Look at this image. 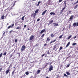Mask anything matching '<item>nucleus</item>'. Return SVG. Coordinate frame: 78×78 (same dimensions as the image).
<instances>
[{
	"label": "nucleus",
	"mask_w": 78,
	"mask_h": 78,
	"mask_svg": "<svg viewBox=\"0 0 78 78\" xmlns=\"http://www.w3.org/2000/svg\"><path fill=\"white\" fill-rule=\"evenodd\" d=\"M37 14L35 13H33L31 15V17H33L34 18H35Z\"/></svg>",
	"instance_id": "f257e3e1"
},
{
	"label": "nucleus",
	"mask_w": 78,
	"mask_h": 78,
	"mask_svg": "<svg viewBox=\"0 0 78 78\" xmlns=\"http://www.w3.org/2000/svg\"><path fill=\"white\" fill-rule=\"evenodd\" d=\"M53 66H52V65H51L50 66V67L49 68V71L50 72H51V70H53Z\"/></svg>",
	"instance_id": "f03ea898"
},
{
	"label": "nucleus",
	"mask_w": 78,
	"mask_h": 78,
	"mask_svg": "<svg viewBox=\"0 0 78 78\" xmlns=\"http://www.w3.org/2000/svg\"><path fill=\"white\" fill-rule=\"evenodd\" d=\"M25 48H26V47H25V45H23L21 48V51H23L25 50Z\"/></svg>",
	"instance_id": "7ed1b4c3"
},
{
	"label": "nucleus",
	"mask_w": 78,
	"mask_h": 78,
	"mask_svg": "<svg viewBox=\"0 0 78 78\" xmlns=\"http://www.w3.org/2000/svg\"><path fill=\"white\" fill-rule=\"evenodd\" d=\"M76 25L77 27L78 26V23H73V26L74 27H76Z\"/></svg>",
	"instance_id": "20e7f679"
},
{
	"label": "nucleus",
	"mask_w": 78,
	"mask_h": 78,
	"mask_svg": "<svg viewBox=\"0 0 78 78\" xmlns=\"http://www.w3.org/2000/svg\"><path fill=\"white\" fill-rule=\"evenodd\" d=\"M34 35H31L30 38V41H32L33 39L34 38Z\"/></svg>",
	"instance_id": "39448f33"
},
{
	"label": "nucleus",
	"mask_w": 78,
	"mask_h": 78,
	"mask_svg": "<svg viewBox=\"0 0 78 78\" xmlns=\"http://www.w3.org/2000/svg\"><path fill=\"white\" fill-rule=\"evenodd\" d=\"M14 24L13 23L12 26H9L8 27V29H9V28H10L11 27V28H12V27H14Z\"/></svg>",
	"instance_id": "423d86ee"
},
{
	"label": "nucleus",
	"mask_w": 78,
	"mask_h": 78,
	"mask_svg": "<svg viewBox=\"0 0 78 78\" xmlns=\"http://www.w3.org/2000/svg\"><path fill=\"white\" fill-rule=\"evenodd\" d=\"M45 30H46L45 29L42 30L40 32V34H42L44 32H45Z\"/></svg>",
	"instance_id": "0eeeda50"
},
{
	"label": "nucleus",
	"mask_w": 78,
	"mask_h": 78,
	"mask_svg": "<svg viewBox=\"0 0 78 78\" xmlns=\"http://www.w3.org/2000/svg\"><path fill=\"white\" fill-rule=\"evenodd\" d=\"M47 10H44V11L42 14V15H44V14H45V13L46 12H47Z\"/></svg>",
	"instance_id": "6e6552de"
},
{
	"label": "nucleus",
	"mask_w": 78,
	"mask_h": 78,
	"mask_svg": "<svg viewBox=\"0 0 78 78\" xmlns=\"http://www.w3.org/2000/svg\"><path fill=\"white\" fill-rule=\"evenodd\" d=\"M53 22V20L51 21L48 24V26H49L50 24H51Z\"/></svg>",
	"instance_id": "1a4fd4ad"
},
{
	"label": "nucleus",
	"mask_w": 78,
	"mask_h": 78,
	"mask_svg": "<svg viewBox=\"0 0 78 78\" xmlns=\"http://www.w3.org/2000/svg\"><path fill=\"white\" fill-rule=\"evenodd\" d=\"M56 40L55 39V40H54L53 41H51L50 43V44H51V43H54V42H56Z\"/></svg>",
	"instance_id": "9d476101"
},
{
	"label": "nucleus",
	"mask_w": 78,
	"mask_h": 78,
	"mask_svg": "<svg viewBox=\"0 0 78 78\" xmlns=\"http://www.w3.org/2000/svg\"><path fill=\"white\" fill-rule=\"evenodd\" d=\"M9 69L6 71L5 73L6 75H7V74L9 73Z\"/></svg>",
	"instance_id": "9b49d317"
},
{
	"label": "nucleus",
	"mask_w": 78,
	"mask_h": 78,
	"mask_svg": "<svg viewBox=\"0 0 78 78\" xmlns=\"http://www.w3.org/2000/svg\"><path fill=\"white\" fill-rule=\"evenodd\" d=\"M50 41V39H49V37H48L47 40L46 41V42H48Z\"/></svg>",
	"instance_id": "f8f14e48"
},
{
	"label": "nucleus",
	"mask_w": 78,
	"mask_h": 78,
	"mask_svg": "<svg viewBox=\"0 0 78 78\" xmlns=\"http://www.w3.org/2000/svg\"><path fill=\"white\" fill-rule=\"evenodd\" d=\"M38 12H39V9H37L35 12V13L37 14Z\"/></svg>",
	"instance_id": "ddd939ff"
},
{
	"label": "nucleus",
	"mask_w": 78,
	"mask_h": 78,
	"mask_svg": "<svg viewBox=\"0 0 78 78\" xmlns=\"http://www.w3.org/2000/svg\"><path fill=\"white\" fill-rule=\"evenodd\" d=\"M42 3V2L41 1L38 2V4L37 5V6H39V4H40V3Z\"/></svg>",
	"instance_id": "4468645a"
},
{
	"label": "nucleus",
	"mask_w": 78,
	"mask_h": 78,
	"mask_svg": "<svg viewBox=\"0 0 78 78\" xmlns=\"http://www.w3.org/2000/svg\"><path fill=\"white\" fill-rule=\"evenodd\" d=\"M70 45V42H69L67 44L66 46V48H67Z\"/></svg>",
	"instance_id": "2eb2a0df"
},
{
	"label": "nucleus",
	"mask_w": 78,
	"mask_h": 78,
	"mask_svg": "<svg viewBox=\"0 0 78 78\" xmlns=\"http://www.w3.org/2000/svg\"><path fill=\"white\" fill-rule=\"evenodd\" d=\"M66 74H67V75H70V73L67 71L66 72Z\"/></svg>",
	"instance_id": "dca6fc26"
},
{
	"label": "nucleus",
	"mask_w": 78,
	"mask_h": 78,
	"mask_svg": "<svg viewBox=\"0 0 78 78\" xmlns=\"http://www.w3.org/2000/svg\"><path fill=\"white\" fill-rule=\"evenodd\" d=\"M50 14L51 15H53H53H55V13L54 12H51L50 13Z\"/></svg>",
	"instance_id": "f3484780"
},
{
	"label": "nucleus",
	"mask_w": 78,
	"mask_h": 78,
	"mask_svg": "<svg viewBox=\"0 0 78 78\" xmlns=\"http://www.w3.org/2000/svg\"><path fill=\"white\" fill-rule=\"evenodd\" d=\"M1 19H2V20H3V19H4V18H5V16L4 15H2L1 17Z\"/></svg>",
	"instance_id": "a211bd4d"
},
{
	"label": "nucleus",
	"mask_w": 78,
	"mask_h": 78,
	"mask_svg": "<svg viewBox=\"0 0 78 78\" xmlns=\"http://www.w3.org/2000/svg\"><path fill=\"white\" fill-rule=\"evenodd\" d=\"M15 5H16V4H15V2H14L13 5L12 6L11 8H12L13 7H14V6Z\"/></svg>",
	"instance_id": "6ab92c4d"
},
{
	"label": "nucleus",
	"mask_w": 78,
	"mask_h": 78,
	"mask_svg": "<svg viewBox=\"0 0 78 78\" xmlns=\"http://www.w3.org/2000/svg\"><path fill=\"white\" fill-rule=\"evenodd\" d=\"M78 5H76V6H75L74 8V9H76L77 7H78Z\"/></svg>",
	"instance_id": "aec40b11"
},
{
	"label": "nucleus",
	"mask_w": 78,
	"mask_h": 78,
	"mask_svg": "<svg viewBox=\"0 0 78 78\" xmlns=\"http://www.w3.org/2000/svg\"><path fill=\"white\" fill-rule=\"evenodd\" d=\"M44 36H45V34H43L41 36V37L42 38H43Z\"/></svg>",
	"instance_id": "412c9836"
},
{
	"label": "nucleus",
	"mask_w": 78,
	"mask_h": 78,
	"mask_svg": "<svg viewBox=\"0 0 78 78\" xmlns=\"http://www.w3.org/2000/svg\"><path fill=\"white\" fill-rule=\"evenodd\" d=\"M50 35L51 36V37H54V36H55V35H53V34H51Z\"/></svg>",
	"instance_id": "4be33fe9"
},
{
	"label": "nucleus",
	"mask_w": 78,
	"mask_h": 78,
	"mask_svg": "<svg viewBox=\"0 0 78 78\" xmlns=\"http://www.w3.org/2000/svg\"><path fill=\"white\" fill-rule=\"evenodd\" d=\"M16 30H20V29H21V27H17L16 28Z\"/></svg>",
	"instance_id": "5701e85b"
},
{
	"label": "nucleus",
	"mask_w": 78,
	"mask_h": 78,
	"mask_svg": "<svg viewBox=\"0 0 78 78\" xmlns=\"http://www.w3.org/2000/svg\"><path fill=\"white\" fill-rule=\"evenodd\" d=\"M25 74L27 75H29V72H26L25 73Z\"/></svg>",
	"instance_id": "b1692460"
},
{
	"label": "nucleus",
	"mask_w": 78,
	"mask_h": 78,
	"mask_svg": "<svg viewBox=\"0 0 78 78\" xmlns=\"http://www.w3.org/2000/svg\"><path fill=\"white\" fill-rule=\"evenodd\" d=\"M73 16L72 15L71 16V17H70V20H72V19H73Z\"/></svg>",
	"instance_id": "393cba45"
},
{
	"label": "nucleus",
	"mask_w": 78,
	"mask_h": 78,
	"mask_svg": "<svg viewBox=\"0 0 78 78\" xmlns=\"http://www.w3.org/2000/svg\"><path fill=\"white\" fill-rule=\"evenodd\" d=\"M41 72V70H38L37 71V74H38V73H39Z\"/></svg>",
	"instance_id": "a878e982"
},
{
	"label": "nucleus",
	"mask_w": 78,
	"mask_h": 78,
	"mask_svg": "<svg viewBox=\"0 0 78 78\" xmlns=\"http://www.w3.org/2000/svg\"><path fill=\"white\" fill-rule=\"evenodd\" d=\"M24 17H25V16H24L22 18H21L22 20H24Z\"/></svg>",
	"instance_id": "bb28decb"
},
{
	"label": "nucleus",
	"mask_w": 78,
	"mask_h": 78,
	"mask_svg": "<svg viewBox=\"0 0 78 78\" xmlns=\"http://www.w3.org/2000/svg\"><path fill=\"white\" fill-rule=\"evenodd\" d=\"M72 37V35H70V36H69V37L67 38V39H70V38H71V37Z\"/></svg>",
	"instance_id": "cd10ccee"
},
{
	"label": "nucleus",
	"mask_w": 78,
	"mask_h": 78,
	"mask_svg": "<svg viewBox=\"0 0 78 78\" xmlns=\"http://www.w3.org/2000/svg\"><path fill=\"white\" fill-rule=\"evenodd\" d=\"M15 72H14V71H12V76H13V75H14V73Z\"/></svg>",
	"instance_id": "c85d7f7f"
},
{
	"label": "nucleus",
	"mask_w": 78,
	"mask_h": 78,
	"mask_svg": "<svg viewBox=\"0 0 78 78\" xmlns=\"http://www.w3.org/2000/svg\"><path fill=\"white\" fill-rule=\"evenodd\" d=\"M63 36V35H61L59 37V39H61V38H62V37Z\"/></svg>",
	"instance_id": "c756f323"
},
{
	"label": "nucleus",
	"mask_w": 78,
	"mask_h": 78,
	"mask_svg": "<svg viewBox=\"0 0 78 78\" xmlns=\"http://www.w3.org/2000/svg\"><path fill=\"white\" fill-rule=\"evenodd\" d=\"M64 76H66V77L68 76L66 75V74H64Z\"/></svg>",
	"instance_id": "7c9ffc66"
},
{
	"label": "nucleus",
	"mask_w": 78,
	"mask_h": 78,
	"mask_svg": "<svg viewBox=\"0 0 78 78\" xmlns=\"http://www.w3.org/2000/svg\"><path fill=\"white\" fill-rule=\"evenodd\" d=\"M13 55H12V54H11V55L9 57V58H12V57Z\"/></svg>",
	"instance_id": "2f4dec72"
},
{
	"label": "nucleus",
	"mask_w": 78,
	"mask_h": 78,
	"mask_svg": "<svg viewBox=\"0 0 78 78\" xmlns=\"http://www.w3.org/2000/svg\"><path fill=\"white\" fill-rule=\"evenodd\" d=\"M2 55H3V53H1L0 54V58H1L2 56Z\"/></svg>",
	"instance_id": "473e14b6"
},
{
	"label": "nucleus",
	"mask_w": 78,
	"mask_h": 78,
	"mask_svg": "<svg viewBox=\"0 0 78 78\" xmlns=\"http://www.w3.org/2000/svg\"><path fill=\"white\" fill-rule=\"evenodd\" d=\"M76 45V43H73L72 44L73 45Z\"/></svg>",
	"instance_id": "72a5a7b5"
},
{
	"label": "nucleus",
	"mask_w": 78,
	"mask_h": 78,
	"mask_svg": "<svg viewBox=\"0 0 78 78\" xmlns=\"http://www.w3.org/2000/svg\"><path fill=\"white\" fill-rule=\"evenodd\" d=\"M78 3V0L76 1V3H75L74 4V5H76V4L77 3Z\"/></svg>",
	"instance_id": "f704fd0d"
},
{
	"label": "nucleus",
	"mask_w": 78,
	"mask_h": 78,
	"mask_svg": "<svg viewBox=\"0 0 78 78\" xmlns=\"http://www.w3.org/2000/svg\"><path fill=\"white\" fill-rule=\"evenodd\" d=\"M62 47H60V48H59V50H62Z\"/></svg>",
	"instance_id": "c9c22d12"
},
{
	"label": "nucleus",
	"mask_w": 78,
	"mask_h": 78,
	"mask_svg": "<svg viewBox=\"0 0 78 78\" xmlns=\"http://www.w3.org/2000/svg\"><path fill=\"white\" fill-rule=\"evenodd\" d=\"M55 27H56L57 26H58V24H56L54 25Z\"/></svg>",
	"instance_id": "e433bc0d"
},
{
	"label": "nucleus",
	"mask_w": 78,
	"mask_h": 78,
	"mask_svg": "<svg viewBox=\"0 0 78 78\" xmlns=\"http://www.w3.org/2000/svg\"><path fill=\"white\" fill-rule=\"evenodd\" d=\"M64 4H65V6H66V4H67V3H66V2H65L64 3Z\"/></svg>",
	"instance_id": "4c0bfd02"
},
{
	"label": "nucleus",
	"mask_w": 78,
	"mask_h": 78,
	"mask_svg": "<svg viewBox=\"0 0 78 78\" xmlns=\"http://www.w3.org/2000/svg\"><path fill=\"white\" fill-rule=\"evenodd\" d=\"M2 69H3V68H0V72H1L2 70Z\"/></svg>",
	"instance_id": "58836bf2"
},
{
	"label": "nucleus",
	"mask_w": 78,
	"mask_h": 78,
	"mask_svg": "<svg viewBox=\"0 0 78 78\" xmlns=\"http://www.w3.org/2000/svg\"><path fill=\"white\" fill-rule=\"evenodd\" d=\"M45 54H44L41 55V56H42V57H43L44 56H45Z\"/></svg>",
	"instance_id": "ea45409f"
},
{
	"label": "nucleus",
	"mask_w": 78,
	"mask_h": 78,
	"mask_svg": "<svg viewBox=\"0 0 78 78\" xmlns=\"http://www.w3.org/2000/svg\"><path fill=\"white\" fill-rule=\"evenodd\" d=\"M37 22H39V21H40V19L38 18L37 20Z\"/></svg>",
	"instance_id": "a19ab883"
},
{
	"label": "nucleus",
	"mask_w": 78,
	"mask_h": 78,
	"mask_svg": "<svg viewBox=\"0 0 78 78\" xmlns=\"http://www.w3.org/2000/svg\"><path fill=\"white\" fill-rule=\"evenodd\" d=\"M3 55H6V52H4Z\"/></svg>",
	"instance_id": "79ce46f5"
},
{
	"label": "nucleus",
	"mask_w": 78,
	"mask_h": 78,
	"mask_svg": "<svg viewBox=\"0 0 78 78\" xmlns=\"http://www.w3.org/2000/svg\"><path fill=\"white\" fill-rule=\"evenodd\" d=\"M15 42H17V39H16L15 40Z\"/></svg>",
	"instance_id": "37998d69"
},
{
	"label": "nucleus",
	"mask_w": 78,
	"mask_h": 78,
	"mask_svg": "<svg viewBox=\"0 0 78 78\" xmlns=\"http://www.w3.org/2000/svg\"><path fill=\"white\" fill-rule=\"evenodd\" d=\"M48 66V63H46L45 66L46 67V66Z\"/></svg>",
	"instance_id": "c03bdc74"
},
{
	"label": "nucleus",
	"mask_w": 78,
	"mask_h": 78,
	"mask_svg": "<svg viewBox=\"0 0 78 78\" xmlns=\"http://www.w3.org/2000/svg\"><path fill=\"white\" fill-rule=\"evenodd\" d=\"M62 0H59L58 2H59V3H60V2H62Z\"/></svg>",
	"instance_id": "a18cd8bd"
},
{
	"label": "nucleus",
	"mask_w": 78,
	"mask_h": 78,
	"mask_svg": "<svg viewBox=\"0 0 78 78\" xmlns=\"http://www.w3.org/2000/svg\"><path fill=\"white\" fill-rule=\"evenodd\" d=\"M69 66H70V65H68L67 66H66V67H69Z\"/></svg>",
	"instance_id": "49530a36"
},
{
	"label": "nucleus",
	"mask_w": 78,
	"mask_h": 78,
	"mask_svg": "<svg viewBox=\"0 0 78 78\" xmlns=\"http://www.w3.org/2000/svg\"><path fill=\"white\" fill-rule=\"evenodd\" d=\"M76 38V36H75L74 37H73L74 39H75Z\"/></svg>",
	"instance_id": "de8ad7c7"
},
{
	"label": "nucleus",
	"mask_w": 78,
	"mask_h": 78,
	"mask_svg": "<svg viewBox=\"0 0 78 78\" xmlns=\"http://www.w3.org/2000/svg\"><path fill=\"white\" fill-rule=\"evenodd\" d=\"M5 33H6V32H4L3 34V35L4 36V35H5Z\"/></svg>",
	"instance_id": "09e8293b"
},
{
	"label": "nucleus",
	"mask_w": 78,
	"mask_h": 78,
	"mask_svg": "<svg viewBox=\"0 0 78 78\" xmlns=\"http://www.w3.org/2000/svg\"><path fill=\"white\" fill-rule=\"evenodd\" d=\"M47 54H48V55H50V52L49 51H48L47 52Z\"/></svg>",
	"instance_id": "8fccbe9b"
},
{
	"label": "nucleus",
	"mask_w": 78,
	"mask_h": 78,
	"mask_svg": "<svg viewBox=\"0 0 78 78\" xmlns=\"http://www.w3.org/2000/svg\"><path fill=\"white\" fill-rule=\"evenodd\" d=\"M71 27V24H70L69 26V28H70Z\"/></svg>",
	"instance_id": "3c124183"
},
{
	"label": "nucleus",
	"mask_w": 78,
	"mask_h": 78,
	"mask_svg": "<svg viewBox=\"0 0 78 78\" xmlns=\"http://www.w3.org/2000/svg\"><path fill=\"white\" fill-rule=\"evenodd\" d=\"M65 9V7L63 8L62 9V10L63 11L64 9Z\"/></svg>",
	"instance_id": "603ef678"
},
{
	"label": "nucleus",
	"mask_w": 78,
	"mask_h": 78,
	"mask_svg": "<svg viewBox=\"0 0 78 78\" xmlns=\"http://www.w3.org/2000/svg\"><path fill=\"white\" fill-rule=\"evenodd\" d=\"M27 27V25H25L24 26V28H26Z\"/></svg>",
	"instance_id": "864d4df0"
},
{
	"label": "nucleus",
	"mask_w": 78,
	"mask_h": 78,
	"mask_svg": "<svg viewBox=\"0 0 78 78\" xmlns=\"http://www.w3.org/2000/svg\"><path fill=\"white\" fill-rule=\"evenodd\" d=\"M64 30H65V27H64V28H63V30H62V31H64Z\"/></svg>",
	"instance_id": "5fc2aeb1"
},
{
	"label": "nucleus",
	"mask_w": 78,
	"mask_h": 78,
	"mask_svg": "<svg viewBox=\"0 0 78 78\" xmlns=\"http://www.w3.org/2000/svg\"><path fill=\"white\" fill-rule=\"evenodd\" d=\"M51 64H52V62H51V63H50V64H49V66H51Z\"/></svg>",
	"instance_id": "6e6d98bb"
},
{
	"label": "nucleus",
	"mask_w": 78,
	"mask_h": 78,
	"mask_svg": "<svg viewBox=\"0 0 78 78\" xmlns=\"http://www.w3.org/2000/svg\"><path fill=\"white\" fill-rule=\"evenodd\" d=\"M12 30H11L9 31L10 33H12Z\"/></svg>",
	"instance_id": "4d7b16f0"
},
{
	"label": "nucleus",
	"mask_w": 78,
	"mask_h": 78,
	"mask_svg": "<svg viewBox=\"0 0 78 78\" xmlns=\"http://www.w3.org/2000/svg\"><path fill=\"white\" fill-rule=\"evenodd\" d=\"M69 13H70L71 12H72V11L69 10Z\"/></svg>",
	"instance_id": "13d9d810"
},
{
	"label": "nucleus",
	"mask_w": 78,
	"mask_h": 78,
	"mask_svg": "<svg viewBox=\"0 0 78 78\" xmlns=\"http://www.w3.org/2000/svg\"><path fill=\"white\" fill-rule=\"evenodd\" d=\"M47 46V44H44V46Z\"/></svg>",
	"instance_id": "bf43d9fd"
},
{
	"label": "nucleus",
	"mask_w": 78,
	"mask_h": 78,
	"mask_svg": "<svg viewBox=\"0 0 78 78\" xmlns=\"http://www.w3.org/2000/svg\"><path fill=\"white\" fill-rule=\"evenodd\" d=\"M39 45V44H36V46H38Z\"/></svg>",
	"instance_id": "052dcab7"
},
{
	"label": "nucleus",
	"mask_w": 78,
	"mask_h": 78,
	"mask_svg": "<svg viewBox=\"0 0 78 78\" xmlns=\"http://www.w3.org/2000/svg\"><path fill=\"white\" fill-rule=\"evenodd\" d=\"M45 67H46L45 66H44L43 68V69H45Z\"/></svg>",
	"instance_id": "680f3d73"
},
{
	"label": "nucleus",
	"mask_w": 78,
	"mask_h": 78,
	"mask_svg": "<svg viewBox=\"0 0 78 78\" xmlns=\"http://www.w3.org/2000/svg\"><path fill=\"white\" fill-rule=\"evenodd\" d=\"M23 76H26V75L25 74H24L23 75Z\"/></svg>",
	"instance_id": "e2e57ef3"
},
{
	"label": "nucleus",
	"mask_w": 78,
	"mask_h": 78,
	"mask_svg": "<svg viewBox=\"0 0 78 78\" xmlns=\"http://www.w3.org/2000/svg\"><path fill=\"white\" fill-rule=\"evenodd\" d=\"M15 71H16V69H14L13 71V72H15Z\"/></svg>",
	"instance_id": "0e129e2a"
},
{
	"label": "nucleus",
	"mask_w": 78,
	"mask_h": 78,
	"mask_svg": "<svg viewBox=\"0 0 78 78\" xmlns=\"http://www.w3.org/2000/svg\"><path fill=\"white\" fill-rule=\"evenodd\" d=\"M30 30V28H28L27 29V30Z\"/></svg>",
	"instance_id": "69168bd1"
},
{
	"label": "nucleus",
	"mask_w": 78,
	"mask_h": 78,
	"mask_svg": "<svg viewBox=\"0 0 78 78\" xmlns=\"http://www.w3.org/2000/svg\"><path fill=\"white\" fill-rule=\"evenodd\" d=\"M46 78H49L47 76L46 77Z\"/></svg>",
	"instance_id": "338daca9"
},
{
	"label": "nucleus",
	"mask_w": 78,
	"mask_h": 78,
	"mask_svg": "<svg viewBox=\"0 0 78 78\" xmlns=\"http://www.w3.org/2000/svg\"><path fill=\"white\" fill-rule=\"evenodd\" d=\"M34 1H36V0H32L33 2Z\"/></svg>",
	"instance_id": "774afa93"
}]
</instances>
